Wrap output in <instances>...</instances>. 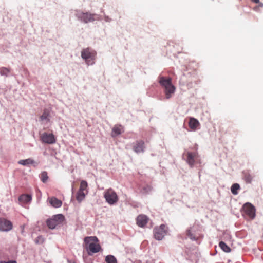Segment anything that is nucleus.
<instances>
[{
	"instance_id": "c756f323",
	"label": "nucleus",
	"mask_w": 263,
	"mask_h": 263,
	"mask_svg": "<svg viewBox=\"0 0 263 263\" xmlns=\"http://www.w3.org/2000/svg\"><path fill=\"white\" fill-rule=\"evenodd\" d=\"M0 263H16V261L14 260H10L8 261H1Z\"/></svg>"
},
{
	"instance_id": "a211bd4d",
	"label": "nucleus",
	"mask_w": 263,
	"mask_h": 263,
	"mask_svg": "<svg viewBox=\"0 0 263 263\" xmlns=\"http://www.w3.org/2000/svg\"><path fill=\"white\" fill-rule=\"evenodd\" d=\"M123 132V128L121 125H115L112 129L111 133V136L112 137H116L121 134Z\"/></svg>"
},
{
	"instance_id": "cd10ccee",
	"label": "nucleus",
	"mask_w": 263,
	"mask_h": 263,
	"mask_svg": "<svg viewBox=\"0 0 263 263\" xmlns=\"http://www.w3.org/2000/svg\"><path fill=\"white\" fill-rule=\"evenodd\" d=\"M10 70L9 68L6 67H2L0 68V73L2 75L8 76Z\"/></svg>"
},
{
	"instance_id": "6ab92c4d",
	"label": "nucleus",
	"mask_w": 263,
	"mask_h": 263,
	"mask_svg": "<svg viewBox=\"0 0 263 263\" xmlns=\"http://www.w3.org/2000/svg\"><path fill=\"white\" fill-rule=\"evenodd\" d=\"M243 179L247 183H251L253 179V176L250 174L249 171L246 170L242 173Z\"/></svg>"
},
{
	"instance_id": "c85d7f7f",
	"label": "nucleus",
	"mask_w": 263,
	"mask_h": 263,
	"mask_svg": "<svg viewBox=\"0 0 263 263\" xmlns=\"http://www.w3.org/2000/svg\"><path fill=\"white\" fill-rule=\"evenodd\" d=\"M44 240L42 236H39L35 240V242L37 244L43 243Z\"/></svg>"
},
{
	"instance_id": "4be33fe9",
	"label": "nucleus",
	"mask_w": 263,
	"mask_h": 263,
	"mask_svg": "<svg viewBox=\"0 0 263 263\" xmlns=\"http://www.w3.org/2000/svg\"><path fill=\"white\" fill-rule=\"evenodd\" d=\"M85 194L83 191H81L80 190H79L76 199L79 202H81L85 198Z\"/></svg>"
},
{
	"instance_id": "7ed1b4c3",
	"label": "nucleus",
	"mask_w": 263,
	"mask_h": 263,
	"mask_svg": "<svg viewBox=\"0 0 263 263\" xmlns=\"http://www.w3.org/2000/svg\"><path fill=\"white\" fill-rule=\"evenodd\" d=\"M97 53L90 48L84 49L81 51V57L87 65H92L95 63Z\"/></svg>"
},
{
	"instance_id": "39448f33",
	"label": "nucleus",
	"mask_w": 263,
	"mask_h": 263,
	"mask_svg": "<svg viewBox=\"0 0 263 263\" xmlns=\"http://www.w3.org/2000/svg\"><path fill=\"white\" fill-rule=\"evenodd\" d=\"M104 197L106 201L110 205L116 204L119 200L117 193L111 188L106 190L104 192Z\"/></svg>"
},
{
	"instance_id": "423d86ee",
	"label": "nucleus",
	"mask_w": 263,
	"mask_h": 263,
	"mask_svg": "<svg viewBox=\"0 0 263 263\" xmlns=\"http://www.w3.org/2000/svg\"><path fill=\"white\" fill-rule=\"evenodd\" d=\"M65 219L62 214H58L53 216L51 219L46 221L48 227L51 229H54L57 226L61 224Z\"/></svg>"
},
{
	"instance_id": "9d476101",
	"label": "nucleus",
	"mask_w": 263,
	"mask_h": 263,
	"mask_svg": "<svg viewBox=\"0 0 263 263\" xmlns=\"http://www.w3.org/2000/svg\"><path fill=\"white\" fill-rule=\"evenodd\" d=\"M12 223L4 218H0V231H9L12 229Z\"/></svg>"
},
{
	"instance_id": "9b49d317",
	"label": "nucleus",
	"mask_w": 263,
	"mask_h": 263,
	"mask_svg": "<svg viewBox=\"0 0 263 263\" xmlns=\"http://www.w3.org/2000/svg\"><path fill=\"white\" fill-rule=\"evenodd\" d=\"M41 139L43 142L48 144H53L55 143V139L53 134L44 133L41 136Z\"/></svg>"
},
{
	"instance_id": "5701e85b",
	"label": "nucleus",
	"mask_w": 263,
	"mask_h": 263,
	"mask_svg": "<svg viewBox=\"0 0 263 263\" xmlns=\"http://www.w3.org/2000/svg\"><path fill=\"white\" fill-rule=\"evenodd\" d=\"M49 114L50 113L48 110L45 109L43 111L42 115L40 117V119L42 121H43L44 120H47V121H49Z\"/></svg>"
},
{
	"instance_id": "a878e982",
	"label": "nucleus",
	"mask_w": 263,
	"mask_h": 263,
	"mask_svg": "<svg viewBox=\"0 0 263 263\" xmlns=\"http://www.w3.org/2000/svg\"><path fill=\"white\" fill-rule=\"evenodd\" d=\"M40 178L41 180L43 183L46 182L48 179V174L47 172H42L40 175Z\"/></svg>"
},
{
	"instance_id": "ddd939ff",
	"label": "nucleus",
	"mask_w": 263,
	"mask_h": 263,
	"mask_svg": "<svg viewBox=\"0 0 263 263\" xmlns=\"http://www.w3.org/2000/svg\"><path fill=\"white\" fill-rule=\"evenodd\" d=\"M197 154L196 153L189 152L187 154V162L192 167L195 163V159L197 157Z\"/></svg>"
},
{
	"instance_id": "aec40b11",
	"label": "nucleus",
	"mask_w": 263,
	"mask_h": 263,
	"mask_svg": "<svg viewBox=\"0 0 263 263\" xmlns=\"http://www.w3.org/2000/svg\"><path fill=\"white\" fill-rule=\"evenodd\" d=\"M220 248L225 252L229 253L231 252V248L223 241H220L219 243Z\"/></svg>"
},
{
	"instance_id": "4468645a",
	"label": "nucleus",
	"mask_w": 263,
	"mask_h": 263,
	"mask_svg": "<svg viewBox=\"0 0 263 263\" xmlns=\"http://www.w3.org/2000/svg\"><path fill=\"white\" fill-rule=\"evenodd\" d=\"M48 201L50 204L55 208H60L62 205V202L54 197L49 198Z\"/></svg>"
},
{
	"instance_id": "2eb2a0df",
	"label": "nucleus",
	"mask_w": 263,
	"mask_h": 263,
	"mask_svg": "<svg viewBox=\"0 0 263 263\" xmlns=\"http://www.w3.org/2000/svg\"><path fill=\"white\" fill-rule=\"evenodd\" d=\"M32 199L31 196L28 194H22L18 198V201L21 204L27 203Z\"/></svg>"
},
{
	"instance_id": "f3484780",
	"label": "nucleus",
	"mask_w": 263,
	"mask_h": 263,
	"mask_svg": "<svg viewBox=\"0 0 263 263\" xmlns=\"http://www.w3.org/2000/svg\"><path fill=\"white\" fill-rule=\"evenodd\" d=\"M199 125L200 123L196 119L194 118H190L189 126L192 130H195Z\"/></svg>"
},
{
	"instance_id": "b1692460",
	"label": "nucleus",
	"mask_w": 263,
	"mask_h": 263,
	"mask_svg": "<svg viewBox=\"0 0 263 263\" xmlns=\"http://www.w3.org/2000/svg\"><path fill=\"white\" fill-rule=\"evenodd\" d=\"M240 185L237 183L233 184L231 188V192L234 195H237L238 194L237 191L239 190Z\"/></svg>"
},
{
	"instance_id": "0eeeda50",
	"label": "nucleus",
	"mask_w": 263,
	"mask_h": 263,
	"mask_svg": "<svg viewBox=\"0 0 263 263\" xmlns=\"http://www.w3.org/2000/svg\"><path fill=\"white\" fill-rule=\"evenodd\" d=\"M167 228L165 224H161L160 227H155L154 229V235L156 239L162 240L166 234Z\"/></svg>"
},
{
	"instance_id": "6e6552de",
	"label": "nucleus",
	"mask_w": 263,
	"mask_h": 263,
	"mask_svg": "<svg viewBox=\"0 0 263 263\" xmlns=\"http://www.w3.org/2000/svg\"><path fill=\"white\" fill-rule=\"evenodd\" d=\"M244 214L249 219H253L255 217V208L250 203H246L243 206Z\"/></svg>"
},
{
	"instance_id": "7c9ffc66",
	"label": "nucleus",
	"mask_w": 263,
	"mask_h": 263,
	"mask_svg": "<svg viewBox=\"0 0 263 263\" xmlns=\"http://www.w3.org/2000/svg\"><path fill=\"white\" fill-rule=\"evenodd\" d=\"M253 2L258 4L259 2V0H251Z\"/></svg>"
},
{
	"instance_id": "1a4fd4ad",
	"label": "nucleus",
	"mask_w": 263,
	"mask_h": 263,
	"mask_svg": "<svg viewBox=\"0 0 263 263\" xmlns=\"http://www.w3.org/2000/svg\"><path fill=\"white\" fill-rule=\"evenodd\" d=\"M76 15L79 20L85 23L92 22L95 20L94 15L88 12L83 13L80 11H76Z\"/></svg>"
},
{
	"instance_id": "20e7f679",
	"label": "nucleus",
	"mask_w": 263,
	"mask_h": 263,
	"mask_svg": "<svg viewBox=\"0 0 263 263\" xmlns=\"http://www.w3.org/2000/svg\"><path fill=\"white\" fill-rule=\"evenodd\" d=\"M201 228L199 225L194 224L186 231L187 236L193 240H197L202 237L201 232Z\"/></svg>"
},
{
	"instance_id": "393cba45",
	"label": "nucleus",
	"mask_w": 263,
	"mask_h": 263,
	"mask_svg": "<svg viewBox=\"0 0 263 263\" xmlns=\"http://www.w3.org/2000/svg\"><path fill=\"white\" fill-rule=\"evenodd\" d=\"M105 261L106 263H117L116 258L112 255H107Z\"/></svg>"
},
{
	"instance_id": "f8f14e48",
	"label": "nucleus",
	"mask_w": 263,
	"mask_h": 263,
	"mask_svg": "<svg viewBox=\"0 0 263 263\" xmlns=\"http://www.w3.org/2000/svg\"><path fill=\"white\" fill-rule=\"evenodd\" d=\"M149 218L145 215H139L136 218L137 224L141 228L144 227L147 223Z\"/></svg>"
},
{
	"instance_id": "f03ea898",
	"label": "nucleus",
	"mask_w": 263,
	"mask_h": 263,
	"mask_svg": "<svg viewBox=\"0 0 263 263\" xmlns=\"http://www.w3.org/2000/svg\"><path fill=\"white\" fill-rule=\"evenodd\" d=\"M158 79L160 84L165 88L166 98L170 99L175 90V86L172 84V79L162 76H159Z\"/></svg>"
},
{
	"instance_id": "dca6fc26",
	"label": "nucleus",
	"mask_w": 263,
	"mask_h": 263,
	"mask_svg": "<svg viewBox=\"0 0 263 263\" xmlns=\"http://www.w3.org/2000/svg\"><path fill=\"white\" fill-rule=\"evenodd\" d=\"M144 143L143 141H137L134 146V150L136 153H141L144 151Z\"/></svg>"
},
{
	"instance_id": "412c9836",
	"label": "nucleus",
	"mask_w": 263,
	"mask_h": 263,
	"mask_svg": "<svg viewBox=\"0 0 263 263\" xmlns=\"http://www.w3.org/2000/svg\"><path fill=\"white\" fill-rule=\"evenodd\" d=\"M35 163L34 161L31 158H28L25 160H21L19 161L18 163L23 165H28L29 164H33Z\"/></svg>"
},
{
	"instance_id": "f257e3e1",
	"label": "nucleus",
	"mask_w": 263,
	"mask_h": 263,
	"mask_svg": "<svg viewBox=\"0 0 263 263\" xmlns=\"http://www.w3.org/2000/svg\"><path fill=\"white\" fill-rule=\"evenodd\" d=\"M84 247L90 255L99 252L101 249L99 240L96 236L86 237L84 239Z\"/></svg>"
},
{
	"instance_id": "bb28decb",
	"label": "nucleus",
	"mask_w": 263,
	"mask_h": 263,
	"mask_svg": "<svg viewBox=\"0 0 263 263\" xmlns=\"http://www.w3.org/2000/svg\"><path fill=\"white\" fill-rule=\"evenodd\" d=\"M87 186L88 184L87 182L85 180H82L81 182L79 190L84 192V191L86 190Z\"/></svg>"
}]
</instances>
